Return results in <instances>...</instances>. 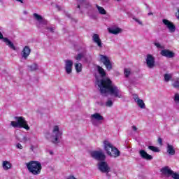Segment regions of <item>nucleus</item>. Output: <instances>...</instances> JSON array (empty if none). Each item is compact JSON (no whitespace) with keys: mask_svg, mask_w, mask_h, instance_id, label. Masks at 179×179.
Masks as SVG:
<instances>
[{"mask_svg":"<svg viewBox=\"0 0 179 179\" xmlns=\"http://www.w3.org/2000/svg\"><path fill=\"white\" fill-rule=\"evenodd\" d=\"M27 169L29 173L33 174V176H38L41 174V170H43V166L41 163L38 161H30L26 164Z\"/></svg>","mask_w":179,"mask_h":179,"instance_id":"nucleus-1","label":"nucleus"},{"mask_svg":"<svg viewBox=\"0 0 179 179\" xmlns=\"http://www.w3.org/2000/svg\"><path fill=\"white\" fill-rule=\"evenodd\" d=\"M17 122L11 121L10 125L13 127V128H24L26 131L30 130V127L27 124V121L23 116H15L14 117Z\"/></svg>","mask_w":179,"mask_h":179,"instance_id":"nucleus-2","label":"nucleus"},{"mask_svg":"<svg viewBox=\"0 0 179 179\" xmlns=\"http://www.w3.org/2000/svg\"><path fill=\"white\" fill-rule=\"evenodd\" d=\"M104 150L108 156L110 157H118L120 156L121 152H120L117 148L114 147L110 142L105 141L103 142Z\"/></svg>","mask_w":179,"mask_h":179,"instance_id":"nucleus-3","label":"nucleus"},{"mask_svg":"<svg viewBox=\"0 0 179 179\" xmlns=\"http://www.w3.org/2000/svg\"><path fill=\"white\" fill-rule=\"evenodd\" d=\"M113 86V81L109 78H103L100 80L99 87L100 88V92L101 94H106L108 93V91Z\"/></svg>","mask_w":179,"mask_h":179,"instance_id":"nucleus-4","label":"nucleus"},{"mask_svg":"<svg viewBox=\"0 0 179 179\" xmlns=\"http://www.w3.org/2000/svg\"><path fill=\"white\" fill-rule=\"evenodd\" d=\"M100 61L106 66L107 71H111V69H113V64L108 57L104 55H100Z\"/></svg>","mask_w":179,"mask_h":179,"instance_id":"nucleus-5","label":"nucleus"},{"mask_svg":"<svg viewBox=\"0 0 179 179\" xmlns=\"http://www.w3.org/2000/svg\"><path fill=\"white\" fill-rule=\"evenodd\" d=\"M91 157L98 162H104L106 160V155L101 151H92L91 152Z\"/></svg>","mask_w":179,"mask_h":179,"instance_id":"nucleus-6","label":"nucleus"},{"mask_svg":"<svg viewBox=\"0 0 179 179\" xmlns=\"http://www.w3.org/2000/svg\"><path fill=\"white\" fill-rule=\"evenodd\" d=\"M145 62L146 66L149 69H153V68L156 66V60L155 57L150 54L147 55Z\"/></svg>","mask_w":179,"mask_h":179,"instance_id":"nucleus-7","label":"nucleus"},{"mask_svg":"<svg viewBox=\"0 0 179 179\" xmlns=\"http://www.w3.org/2000/svg\"><path fill=\"white\" fill-rule=\"evenodd\" d=\"M108 93H110L114 97H118V99H121L122 97V94H121V90L118 88V87L115 85H113L111 88L109 89Z\"/></svg>","mask_w":179,"mask_h":179,"instance_id":"nucleus-8","label":"nucleus"},{"mask_svg":"<svg viewBox=\"0 0 179 179\" xmlns=\"http://www.w3.org/2000/svg\"><path fill=\"white\" fill-rule=\"evenodd\" d=\"M98 169L101 173H106V174H108L109 171L111 170L110 166H108V164L104 161H101L98 164Z\"/></svg>","mask_w":179,"mask_h":179,"instance_id":"nucleus-9","label":"nucleus"},{"mask_svg":"<svg viewBox=\"0 0 179 179\" xmlns=\"http://www.w3.org/2000/svg\"><path fill=\"white\" fill-rule=\"evenodd\" d=\"M0 40H3L6 45L9 47V48H11V50H13V51H16V47L15 45H13V43H12V41H10V40H9L8 38H4L1 32H0Z\"/></svg>","mask_w":179,"mask_h":179,"instance_id":"nucleus-10","label":"nucleus"},{"mask_svg":"<svg viewBox=\"0 0 179 179\" xmlns=\"http://www.w3.org/2000/svg\"><path fill=\"white\" fill-rule=\"evenodd\" d=\"M162 22L165 26H166L170 33H174L176 31V25H174V23L170 22L169 20L166 19L162 20Z\"/></svg>","mask_w":179,"mask_h":179,"instance_id":"nucleus-11","label":"nucleus"},{"mask_svg":"<svg viewBox=\"0 0 179 179\" xmlns=\"http://www.w3.org/2000/svg\"><path fill=\"white\" fill-rule=\"evenodd\" d=\"M55 132H57L55 134ZM53 133L55 134V136H52L55 141H52V143H58V139L59 137L62 136V133L59 131V127L58 126H55L53 129Z\"/></svg>","mask_w":179,"mask_h":179,"instance_id":"nucleus-12","label":"nucleus"},{"mask_svg":"<svg viewBox=\"0 0 179 179\" xmlns=\"http://www.w3.org/2000/svg\"><path fill=\"white\" fill-rule=\"evenodd\" d=\"M72 66H73V62L72 60L65 61V71L68 75L72 73Z\"/></svg>","mask_w":179,"mask_h":179,"instance_id":"nucleus-13","label":"nucleus"},{"mask_svg":"<svg viewBox=\"0 0 179 179\" xmlns=\"http://www.w3.org/2000/svg\"><path fill=\"white\" fill-rule=\"evenodd\" d=\"M31 52V50L29 46L24 47L22 51V57L24 58V59H27L29 58V55H30V53Z\"/></svg>","mask_w":179,"mask_h":179,"instance_id":"nucleus-14","label":"nucleus"},{"mask_svg":"<svg viewBox=\"0 0 179 179\" xmlns=\"http://www.w3.org/2000/svg\"><path fill=\"white\" fill-rule=\"evenodd\" d=\"M139 155L141 157H142V159H144L145 160H152L153 159V157L148 154V152H146L145 150H141L139 151Z\"/></svg>","mask_w":179,"mask_h":179,"instance_id":"nucleus-15","label":"nucleus"},{"mask_svg":"<svg viewBox=\"0 0 179 179\" xmlns=\"http://www.w3.org/2000/svg\"><path fill=\"white\" fill-rule=\"evenodd\" d=\"M161 55H162V57H166V58H174V52L169 50H162L161 51Z\"/></svg>","mask_w":179,"mask_h":179,"instance_id":"nucleus-16","label":"nucleus"},{"mask_svg":"<svg viewBox=\"0 0 179 179\" xmlns=\"http://www.w3.org/2000/svg\"><path fill=\"white\" fill-rule=\"evenodd\" d=\"M92 39L94 43H96L100 48L103 47V43H101V39H100V36L97 34H94L92 36Z\"/></svg>","mask_w":179,"mask_h":179,"instance_id":"nucleus-17","label":"nucleus"},{"mask_svg":"<svg viewBox=\"0 0 179 179\" xmlns=\"http://www.w3.org/2000/svg\"><path fill=\"white\" fill-rule=\"evenodd\" d=\"M33 16L36 20L41 23L42 24H47V21L43 19V17L37 13H34Z\"/></svg>","mask_w":179,"mask_h":179,"instance_id":"nucleus-18","label":"nucleus"},{"mask_svg":"<svg viewBox=\"0 0 179 179\" xmlns=\"http://www.w3.org/2000/svg\"><path fill=\"white\" fill-rule=\"evenodd\" d=\"M161 173H162L164 176H168L169 177H170V176L173 174V171L169 169V166H164L161 169Z\"/></svg>","mask_w":179,"mask_h":179,"instance_id":"nucleus-19","label":"nucleus"},{"mask_svg":"<svg viewBox=\"0 0 179 179\" xmlns=\"http://www.w3.org/2000/svg\"><path fill=\"white\" fill-rule=\"evenodd\" d=\"M166 152L171 156H174V155H176V150L174 149V146L170 143H167Z\"/></svg>","mask_w":179,"mask_h":179,"instance_id":"nucleus-20","label":"nucleus"},{"mask_svg":"<svg viewBox=\"0 0 179 179\" xmlns=\"http://www.w3.org/2000/svg\"><path fill=\"white\" fill-rule=\"evenodd\" d=\"M92 120H96V121H103L104 120V117H103L100 113H95L91 115Z\"/></svg>","mask_w":179,"mask_h":179,"instance_id":"nucleus-21","label":"nucleus"},{"mask_svg":"<svg viewBox=\"0 0 179 179\" xmlns=\"http://www.w3.org/2000/svg\"><path fill=\"white\" fill-rule=\"evenodd\" d=\"M97 71L98 73H99L100 76H101V78H105V76H106L107 73H106V71L104 70V69H103V67L100 66H97Z\"/></svg>","mask_w":179,"mask_h":179,"instance_id":"nucleus-22","label":"nucleus"},{"mask_svg":"<svg viewBox=\"0 0 179 179\" xmlns=\"http://www.w3.org/2000/svg\"><path fill=\"white\" fill-rule=\"evenodd\" d=\"M2 167L3 170H9V169H12V164L8 161H3Z\"/></svg>","mask_w":179,"mask_h":179,"instance_id":"nucleus-23","label":"nucleus"},{"mask_svg":"<svg viewBox=\"0 0 179 179\" xmlns=\"http://www.w3.org/2000/svg\"><path fill=\"white\" fill-rule=\"evenodd\" d=\"M121 28L117 27L115 29H109V33H111V34H118L119 33H121Z\"/></svg>","mask_w":179,"mask_h":179,"instance_id":"nucleus-24","label":"nucleus"},{"mask_svg":"<svg viewBox=\"0 0 179 179\" xmlns=\"http://www.w3.org/2000/svg\"><path fill=\"white\" fill-rule=\"evenodd\" d=\"M96 8L98 9V11L99 12L100 15H107V11L104 9V8L96 6Z\"/></svg>","mask_w":179,"mask_h":179,"instance_id":"nucleus-25","label":"nucleus"},{"mask_svg":"<svg viewBox=\"0 0 179 179\" xmlns=\"http://www.w3.org/2000/svg\"><path fill=\"white\" fill-rule=\"evenodd\" d=\"M137 104L140 108H145V103L143 102V100L138 99L137 100Z\"/></svg>","mask_w":179,"mask_h":179,"instance_id":"nucleus-26","label":"nucleus"},{"mask_svg":"<svg viewBox=\"0 0 179 179\" xmlns=\"http://www.w3.org/2000/svg\"><path fill=\"white\" fill-rule=\"evenodd\" d=\"M75 69L76 70V72H82V64L76 63L75 64Z\"/></svg>","mask_w":179,"mask_h":179,"instance_id":"nucleus-27","label":"nucleus"},{"mask_svg":"<svg viewBox=\"0 0 179 179\" xmlns=\"http://www.w3.org/2000/svg\"><path fill=\"white\" fill-rule=\"evenodd\" d=\"M148 149H150V150H152V152H160V150L157 147H155L153 145H149Z\"/></svg>","mask_w":179,"mask_h":179,"instance_id":"nucleus-28","label":"nucleus"},{"mask_svg":"<svg viewBox=\"0 0 179 179\" xmlns=\"http://www.w3.org/2000/svg\"><path fill=\"white\" fill-rule=\"evenodd\" d=\"M29 68L31 71H37V69H38V66L37 65V64H33L32 65L29 66Z\"/></svg>","mask_w":179,"mask_h":179,"instance_id":"nucleus-29","label":"nucleus"},{"mask_svg":"<svg viewBox=\"0 0 179 179\" xmlns=\"http://www.w3.org/2000/svg\"><path fill=\"white\" fill-rule=\"evenodd\" d=\"M124 76L126 78H129V75H131V69H124Z\"/></svg>","mask_w":179,"mask_h":179,"instance_id":"nucleus-30","label":"nucleus"},{"mask_svg":"<svg viewBox=\"0 0 179 179\" xmlns=\"http://www.w3.org/2000/svg\"><path fill=\"white\" fill-rule=\"evenodd\" d=\"M164 78L165 82H169L173 77L171 76V75L166 73L164 74Z\"/></svg>","mask_w":179,"mask_h":179,"instance_id":"nucleus-31","label":"nucleus"},{"mask_svg":"<svg viewBox=\"0 0 179 179\" xmlns=\"http://www.w3.org/2000/svg\"><path fill=\"white\" fill-rule=\"evenodd\" d=\"M173 87L178 89L179 87V78H177L172 84Z\"/></svg>","mask_w":179,"mask_h":179,"instance_id":"nucleus-32","label":"nucleus"},{"mask_svg":"<svg viewBox=\"0 0 179 179\" xmlns=\"http://www.w3.org/2000/svg\"><path fill=\"white\" fill-rule=\"evenodd\" d=\"M171 176L173 179H179V174L177 173H174L173 171V173Z\"/></svg>","mask_w":179,"mask_h":179,"instance_id":"nucleus-33","label":"nucleus"},{"mask_svg":"<svg viewBox=\"0 0 179 179\" xmlns=\"http://www.w3.org/2000/svg\"><path fill=\"white\" fill-rule=\"evenodd\" d=\"M82 58H83V55L82 53H79L78 55H77V56L76 57V61H80L82 59Z\"/></svg>","mask_w":179,"mask_h":179,"instance_id":"nucleus-34","label":"nucleus"},{"mask_svg":"<svg viewBox=\"0 0 179 179\" xmlns=\"http://www.w3.org/2000/svg\"><path fill=\"white\" fill-rule=\"evenodd\" d=\"M106 106L107 107H113V101L108 100V101L106 102Z\"/></svg>","mask_w":179,"mask_h":179,"instance_id":"nucleus-35","label":"nucleus"},{"mask_svg":"<svg viewBox=\"0 0 179 179\" xmlns=\"http://www.w3.org/2000/svg\"><path fill=\"white\" fill-rule=\"evenodd\" d=\"M157 141H158V143L162 146V145H163V139H162V138H158V140H157Z\"/></svg>","mask_w":179,"mask_h":179,"instance_id":"nucleus-36","label":"nucleus"},{"mask_svg":"<svg viewBox=\"0 0 179 179\" xmlns=\"http://www.w3.org/2000/svg\"><path fill=\"white\" fill-rule=\"evenodd\" d=\"M47 30H49L51 33H54V31L55 30V28L53 27H48Z\"/></svg>","mask_w":179,"mask_h":179,"instance_id":"nucleus-37","label":"nucleus"},{"mask_svg":"<svg viewBox=\"0 0 179 179\" xmlns=\"http://www.w3.org/2000/svg\"><path fill=\"white\" fill-rule=\"evenodd\" d=\"M174 100H175V101H179V94H175Z\"/></svg>","mask_w":179,"mask_h":179,"instance_id":"nucleus-38","label":"nucleus"},{"mask_svg":"<svg viewBox=\"0 0 179 179\" xmlns=\"http://www.w3.org/2000/svg\"><path fill=\"white\" fill-rule=\"evenodd\" d=\"M154 44L155 45V47H157V48H162V45H160V43H155Z\"/></svg>","mask_w":179,"mask_h":179,"instance_id":"nucleus-39","label":"nucleus"},{"mask_svg":"<svg viewBox=\"0 0 179 179\" xmlns=\"http://www.w3.org/2000/svg\"><path fill=\"white\" fill-rule=\"evenodd\" d=\"M16 148H17V149H23V146H22V144L20 143H17Z\"/></svg>","mask_w":179,"mask_h":179,"instance_id":"nucleus-40","label":"nucleus"},{"mask_svg":"<svg viewBox=\"0 0 179 179\" xmlns=\"http://www.w3.org/2000/svg\"><path fill=\"white\" fill-rule=\"evenodd\" d=\"M77 2H79L80 3H85L86 0H76Z\"/></svg>","mask_w":179,"mask_h":179,"instance_id":"nucleus-41","label":"nucleus"},{"mask_svg":"<svg viewBox=\"0 0 179 179\" xmlns=\"http://www.w3.org/2000/svg\"><path fill=\"white\" fill-rule=\"evenodd\" d=\"M138 99H139V96L138 95L134 96V101L137 103L138 102Z\"/></svg>","mask_w":179,"mask_h":179,"instance_id":"nucleus-42","label":"nucleus"},{"mask_svg":"<svg viewBox=\"0 0 179 179\" xmlns=\"http://www.w3.org/2000/svg\"><path fill=\"white\" fill-rule=\"evenodd\" d=\"M135 22H137V23H138L139 24H142V22L139 21V20H138L137 18H134Z\"/></svg>","mask_w":179,"mask_h":179,"instance_id":"nucleus-43","label":"nucleus"},{"mask_svg":"<svg viewBox=\"0 0 179 179\" xmlns=\"http://www.w3.org/2000/svg\"><path fill=\"white\" fill-rule=\"evenodd\" d=\"M132 129L134 131H138V128H136V126H132Z\"/></svg>","mask_w":179,"mask_h":179,"instance_id":"nucleus-44","label":"nucleus"},{"mask_svg":"<svg viewBox=\"0 0 179 179\" xmlns=\"http://www.w3.org/2000/svg\"><path fill=\"white\" fill-rule=\"evenodd\" d=\"M148 16H150V15H153V13H152V12H150V13H148Z\"/></svg>","mask_w":179,"mask_h":179,"instance_id":"nucleus-45","label":"nucleus"},{"mask_svg":"<svg viewBox=\"0 0 179 179\" xmlns=\"http://www.w3.org/2000/svg\"><path fill=\"white\" fill-rule=\"evenodd\" d=\"M18 2H21V3H23V0H16Z\"/></svg>","mask_w":179,"mask_h":179,"instance_id":"nucleus-46","label":"nucleus"},{"mask_svg":"<svg viewBox=\"0 0 179 179\" xmlns=\"http://www.w3.org/2000/svg\"><path fill=\"white\" fill-rule=\"evenodd\" d=\"M34 150V147L32 145V146H31V150Z\"/></svg>","mask_w":179,"mask_h":179,"instance_id":"nucleus-47","label":"nucleus"},{"mask_svg":"<svg viewBox=\"0 0 179 179\" xmlns=\"http://www.w3.org/2000/svg\"><path fill=\"white\" fill-rule=\"evenodd\" d=\"M178 14L177 17H178V19L179 20V9L178 10Z\"/></svg>","mask_w":179,"mask_h":179,"instance_id":"nucleus-48","label":"nucleus"},{"mask_svg":"<svg viewBox=\"0 0 179 179\" xmlns=\"http://www.w3.org/2000/svg\"><path fill=\"white\" fill-rule=\"evenodd\" d=\"M77 8H78V9H80V5L78 4V5L77 6Z\"/></svg>","mask_w":179,"mask_h":179,"instance_id":"nucleus-49","label":"nucleus"},{"mask_svg":"<svg viewBox=\"0 0 179 179\" xmlns=\"http://www.w3.org/2000/svg\"><path fill=\"white\" fill-rule=\"evenodd\" d=\"M117 1H120V0H117Z\"/></svg>","mask_w":179,"mask_h":179,"instance_id":"nucleus-50","label":"nucleus"}]
</instances>
